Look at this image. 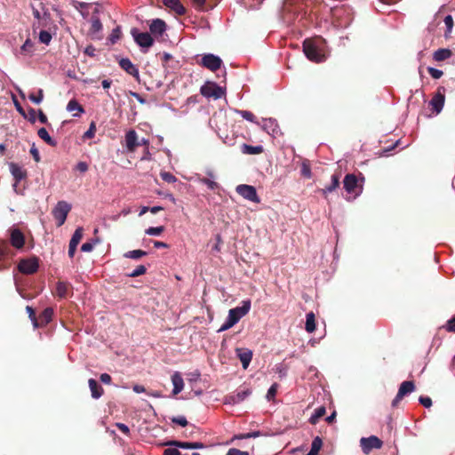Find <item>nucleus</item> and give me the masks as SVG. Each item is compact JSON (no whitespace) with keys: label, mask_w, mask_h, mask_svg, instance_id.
I'll list each match as a JSON object with an SVG mask.
<instances>
[{"label":"nucleus","mask_w":455,"mask_h":455,"mask_svg":"<svg viewBox=\"0 0 455 455\" xmlns=\"http://www.w3.org/2000/svg\"><path fill=\"white\" fill-rule=\"evenodd\" d=\"M166 23L162 19H153L149 24L150 35L155 37H161L166 31Z\"/></svg>","instance_id":"2eb2a0df"},{"label":"nucleus","mask_w":455,"mask_h":455,"mask_svg":"<svg viewBox=\"0 0 455 455\" xmlns=\"http://www.w3.org/2000/svg\"><path fill=\"white\" fill-rule=\"evenodd\" d=\"M26 310L28 313V317L32 321L34 327L37 328V323H36L37 317L36 316L35 310L30 306H27Z\"/></svg>","instance_id":"5fc2aeb1"},{"label":"nucleus","mask_w":455,"mask_h":455,"mask_svg":"<svg viewBox=\"0 0 455 455\" xmlns=\"http://www.w3.org/2000/svg\"><path fill=\"white\" fill-rule=\"evenodd\" d=\"M172 421L175 424H178L181 427H186L188 425L187 419L184 416L173 417Z\"/></svg>","instance_id":"6e6d98bb"},{"label":"nucleus","mask_w":455,"mask_h":455,"mask_svg":"<svg viewBox=\"0 0 455 455\" xmlns=\"http://www.w3.org/2000/svg\"><path fill=\"white\" fill-rule=\"evenodd\" d=\"M33 43L30 39H27L24 44L21 45L20 50L23 52L28 51L30 48H32Z\"/></svg>","instance_id":"338daca9"},{"label":"nucleus","mask_w":455,"mask_h":455,"mask_svg":"<svg viewBox=\"0 0 455 455\" xmlns=\"http://www.w3.org/2000/svg\"><path fill=\"white\" fill-rule=\"evenodd\" d=\"M167 446H173L180 449H204V444L200 442H181L177 440L169 441L164 443Z\"/></svg>","instance_id":"f3484780"},{"label":"nucleus","mask_w":455,"mask_h":455,"mask_svg":"<svg viewBox=\"0 0 455 455\" xmlns=\"http://www.w3.org/2000/svg\"><path fill=\"white\" fill-rule=\"evenodd\" d=\"M164 4L174 11L179 15H183L186 12L185 7L181 4L180 0H163Z\"/></svg>","instance_id":"bb28decb"},{"label":"nucleus","mask_w":455,"mask_h":455,"mask_svg":"<svg viewBox=\"0 0 455 455\" xmlns=\"http://www.w3.org/2000/svg\"><path fill=\"white\" fill-rule=\"evenodd\" d=\"M360 445L363 453L369 454L373 449H380L383 442L379 437L371 435L370 437H362Z\"/></svg>","instance_id":"9d476101"},{"label":"nucleus","mask_w":455,"mask_h":455,"mask_svg":"<svg viewBox=\"0 0 455 455\" xmlns=\"http://www.w3.org/2000/svg\"><path fill=\"white\" fill-rule=\"evenodd\" d=\"M146 255H147V251H145L133 250V251H129L125 252L124 256L128 259H138Z\"/></svg>","instance_id":"ea45409f"},{"label":"nucleus","mask_w":455,"mask_h":455,"mask_svg":"<svg viewBox=\"0 0 455 455\" xmlns=\"http://www.w3.org/2000/svg\"><path fill=\"white\" fill-rule=\"evenodd\" d=\"M227 455H249L247 451H243L235 448L229 449Z\"/></svg>","instance_id":"0e129e2a"},{"label":"nucleus","mask_w":455,"mask_h":455,"mask_svg":"<svg viewBox=\"0 0 455 455\" xmlns=\"http://www.w3.org/2000/svg\"><path fill=\"white\" fill-rule=\"evenodd\" d=\"M70 209L71 206L67 202L61 201L57 204L56 207L53 210V216L58 227H60L65 223V220Z\"/></svg>","instance_id":"1a4fd4ad"},{"label":"nucleus","mask_w":455,"mask_h":455,"mask_svg":"<svg viewBox=\"0 0 455 455\" xmlns=\"http://www.w3.org/2000/svg\"><path fill=\"white\" fill-rule=\"evenodd\" d=\"M88 384L92 393V397L94 399L101 397L104 393L103 387L94 379H90L88 380Z\"/></svg>","instance_id":"cd10ccee"},{"label":"nucleus","mask_w":455,"mask_h":455,"mask_svg":"<svg viewBox=\"0 0 455 455\" xmlns=\"http://www.w3.org/2000/svg\"><path fill=\"white\" fill-rule=\"evenodd\" d=\"M303 52L306 57L314 62H323L327 59L325 42L322 39H306L303 43Z\"/></svg>","instance_id":"f257e3e1"},{"label":"nucleus","mask_w":455,"mask_h":455,"mask_svg":"<svg viewBox=\"0 0 455 455\" xmlns=\"http://www.w3.org/2000/svg\"><path fill=\"white\" fill-rule=\"evenodd\" d=\"M53 309L51 307H46L38 316L36 320L37 328L45 326L48 324L52 318Z\"/></svg>","instance_id":"393cba45"},{"label":"nucleus","mask_w":455,"mask_h":455,"mask_svg":"<svg viewBox=\"0 0 455 455\" xmlns=\"http://www.w3.org/2000/svg\"><path fill=\"white\" fill-rule=\"evenodd\" d=\"M323 442L319 436H316L311 444V450L307 455H318L320 449L322 448Z\"/></svg>","instance_id":"e433bc0d"},{"label":"nucleus","mask_w":455,"mask_h":455,"mask_svg":"<svg viewBox=\"0 0 455 455\" xmlns=\"http://www.w3.org/2000/svg\"><path fill=\"white\" fill-rule=\"evenodd\" d=\"M26 119H28L31 124H34L36 122V110L34 108H29Z\"/></svg>","instance_id":"052dcab7"},{"label":"nucleus","mask_w":455,"mask_h":455,"mask_svg":"<svg viewBox=\"0 0 455 455\" xmlns=\"http://www.w3.org/2000/svg\"><path fill=\"white\" fill-rule=\"evenodd\" d=\"M278 385L276 383L273 384L269 389L267 390L266 398L267 401H271L275 398L276 393H277Z\"/></svg>","instance_id":"3c124183"},{"label":"nucleus","mask_w":455,"mask_h":455,"mask_svg":"<svg viewBox=\"0 0 455 455\" xmlns=\"http://www.w3.org/2000/svg\"><path fill=\"white\" fill-rule=\"evenodd\" d=\"M326 413V409L324 406H320L315 410L314 414L310 417L309 422L313 425H315L318 420L323 417Z\"/></svg>","instance_id":"c9c22d12"},{"label":"nucleus","mask_w":455,"mask_h":455,"mask_svg":"<svg viewBox=\"0 0 455 455\" xmlns=\"http://www.w3.org/2000/svg\"><path fill=\"white\" fill-rule=\"evenodd\" d=\"M121 35H122L121 27L117 26L112 29V31L108 36V41L110 42L111 44H114L120 39Z\"/></svg>","instance_id":"58836bf2"},{"label":"nucleus","mask_w":455,"mask_h":455,"mask_svg":"<svg viewBox=\"0 0 455 455\" xmlns=\"http://www.w3.org/2000/svg\"><path fill=\"white\" fill-rule=\"evenodd\" d=\"M444 328L448 332L455 333V316L447 321Z\"/></svg>","instance_id":"4d7b16f0"},{"label":"nucleus","mask_w":455,"mask_h":455,"mask_svg":"<svg viewBox=\"0 0 455 455\" xmlns=\"http://www.w3.org/2000/svg\"><path fill=\"white\" fill-rule=\"evenodd\" d=\"M235 191L237 194H239L244 199L252 202V203H259V198L257 194V190L253 186L251 185H238L235 188Z\"/></svg>","instance_id":"9b49d317"},{"label":"nucleus","mask_w":455,"mask_h":455,"mask_svg":"<svg viewBox=\"0 0 455 455\" xmlns=\"http://www.w3.org/2000/svg\"><path fill=\"white\" fill-rule=\"evenodd\" d=\"M100 240L98 238L96 239H91L90 241L85 242L81 246V251L84 252H90L92 251L94 245L98 243Z\"/></svg>","instance_id":"a19ab883"},{"label":"nucleus","mask_w":455,"mask_h":455,"mask_svg":"<svg viewBox=\"0 0 455 455\" xmlns=\"http://www.w3.org/2000/svg\"><path fill=\"white\" fill-rule=\"evenodd\" d=\"M160 177L164 181H165L167 183H174L177 181L176 177L168 172H161Z\"/></svg>","instance_id":"49530a36"},{"label":"nucleus","mask_w":455,"mask_h":455,"mask_svg":"<svg viewBox=\"0 0 455 455\" xmlns=\"http://www.w3.org/2000/svg\"><path fill=\"white\" fill-rule=\"evenodd\" d=\"M101 382H103L104 384H110L111 383V380H112V378L109 374L108 373H102L100 377Z\"/></svg>","instance_id":"774afa93"},{"label":"nucleus","mask_w":455,"mask_h":455,"mask_svg":"<svg viewBox=\"0 0 455 455\" xmlns=\"http://www.w3.org/2000/svg\"><path fill=\"white\" fill-rule=\"evenodd\" d=\"M83 230L84 229H76L69 243H72L74 245H78L80 243L82 237H83Z\"/></svg>","instance_id":"09e8293b"},{"label":"nucleus","mask_w":455,"mask_h":455,"mask_svg":"<svg viewBox=\"0 0 455 455\" xmlns=\"http://www.w3.org/2000/svg\"><path fill=\"white\" fill-rule=\"evenodd\" d=\"M196 181L207 186V188L212 191H214L215 189H217L219 188V185L217 182H215L212 180L207 179V178H203V177L197 176Z\"/></svg>","instance_id":"4c0bfd02"},{"label":"nucleus","mask_w":455,"mask_h":455,"mask_svg":"<svg viewBox=\"0 0 455 455\" xmlns=\"http://www.w3.org/2000/svg\"><path fill=\"white\" fill-rule=\"evenodd\" d=\"M251 309V300H243L241 307L231 308L226 322L218 330V332L225 331L237 323L242 317L248 314Z\"/></svg>","instance_id":"f03ea898"},{"label":"nucleus","mask_w":455,"mask_h":455,"mask_svg":"<svg viewBox=\"0 0 455 455\" xmlns=\"http://www.w3.org/2000/svg\"><path fill=\"white\" fill-rule=\"evenodd\" d=\"M339 186V176L333 174L331 176V181L330 185L325 186L321 191L322 194L326 197L328 194L336 190Z\"/></svg>","instance_id":"c85d7f7f"},{"label":"nucleus","mask_w":455,"mask_h":455,"mask_svg":"<svg viewBox=\"0 0 455 455\" xmlns=\"http://www.w3.org/2000/svg\"><path fill=\"white\" fill-rule=\"evenodd\" d=\"M131 35L135 43L143 49V52H147L148 48L154 44L153 36L148 32H140L138 28H133Z\"/></svg>","instance_id":"423d86ee"},{"label":"nucleus","mask_w":455,"mask_h":455,"mask_svg":"<svg viewBox=\"0 0 455 455\" xmlns=\"http://www.w3.org/2000/svg\"><path fill=\"white\" fill-rule=\"evenodd\" d=\"M172 382L173 385L172 394L173 395H176L180 393L184 387V380L179 371H176L172 374Z\"/></svg>","instance_id":"a878e982"},{"label":"nucleus","mask_w":455,"mask_h":455,"mask_svg":"<svg viewBox=\"0 0 455 455\" xmlns=\"http://www.w3.org/2000/svg\"><path fill=\"white\" fill-rule=\"evenodd\" d=\"M223 61L220 59V57L212 54V53H206L204 54L200 61V64L208 68L211 71H216L220 68Z\"/></svg>","instance_id":"f8f14e48"},{"label":"nucleus","mask_w":455,"mask_h":455,"mask_svg":"<svg viewBox=\"0 0 455 455\" xmlns=\"http://www.w3.org/2000/svg\"><path fill=\"white\" fill-rule=\"evenodd\" d=\"M17 267L23 275H33L36 273L39 268V259L36 256L21 259Z\"/></svg>","instance_id":"0eeeda50"},{"label":"nucleus","mask_w":455,"mask_h":455,"mask_svg":"<svg viewBox=\"0 0 455 455\" xmlns=\"http://www.w3.org/2000/svg\"><path fill=\"white\" fill-rule=\"evenodd\" d=\"M364 178H361V181L353 173H348L343 180V188L348 195L352 196V199H355L360 196L363 192V184Z\"/></svg>","instance_id":"20e7f679"},{"label":"nucleus","mask_w":455,"mask_h":455,"mask_svg":"<svg viewBox=\"0 0 455 455\" xmlns=\"http://www.w3.org/2000/svg\"><path fill=\"white\" fill-rule=\"evenodd\" d=\"M251 391L249 389L240 391L236 394L230 395L225 398V403L228 404H236L243 402L246 397L251 395Z\"/></svg>","instance_id":"b1692460"},{"label":"nucleus","mask_w":455,"mask_h":455,"mask_svg":"<svg viewBox=\"0 0 455 455\" xmlns=\"http://www.w3.org/2000/svg\"><path fill=\"white\" fill-rule=\"evenodd\" d=\"M90 22L91 28L89 30V36L92 40H101V31L103 29V26L100 19L97 15H92Z\"/></svg>","instance_id":"4468645a"},{"label":"nucleus","mask_w":455,"mask_h":455,"mask_svg":"<svg viewBox=\"0 0 455 455\" xmlns=\"http://www.w3.org/2000/svg\"><path fill=\"white\" fill-rule=\"evenodd\" d=\"M261 435H262L261 432H259V431H253V432H250V433L241 434L239 435H235V438H237V439H249V438L259 437V436H261Z\"/></svg>","instance_id":"8fccbe9b"},{"label":"nucleus","mask_w":455,"mask_h":455,"mask_svg":"<svg viewBox=\"0 0 455 455\" xmlns=\"http://www.w3.org/2000/svg\"><path fill=\"white\" fill-rule=\"evenodd\" d=\"M30 154L32 155L35 162H36V163L40 162V160H41L40 154H39L38 149L36 148L35 143L32 145V147L30 148Z\"/></svg>","instance_id":"13d9d810"},{"label":"nucleus","mask_w":455,"mask_h":455,"mask_svg":"<svg viewBox=\"0 0 455 455\" xmlns=\"http://www.w3.org/2000/svg\"><path fill=\"white\" fill-rule=\"evenodd\" d=\"M445 89L444 87H439L437 89V92L433 96L431 100L429 101V105L433 108L434 111L436 114L441 113V111L443 108L444 102H445V95H444Z\"/></svg>","instance_id":"ddd939ff"},{"label":"nucleus","mask_w":455,"mask_h":455,"mask_svg":"<svg viewBox=\"0 0 455 455\" xmlns=\"http://www.w3.org/2000/svg\"><path fill=\"white\" fill-rule=\"evenodd\" d=\"M261 127L265 132H267L274 138L277 137L281 133L277 121L271 117L263 118Z\"/></svg>","instance_id":"dca6fc26"},{"label":"nucleus","mask_w":455,"mask_h":455,"mask_svg":"<svg viewBox=\"0 0 455 455\" xmlns=\"http://www.w3.org/2000/svg\"><path fill=\"white\" fill-rule=\"evenodd\" d=\"M14 253L6 241H0V270L6 269L11 266V259Z\"/></svg>","instance_id":"6e6552de"},{"label":"nucleus","mask_w":455,"mask_h":455,"mask_svg":"<svg viewBox=\"0 0 455 455\" xmlns=\"http://www.w3.org/2000/svg\"><path fill=\"white\" fill-rule=\"evenodd\" d=\"M281 17L283 22L289 28H295L297 23L301 22L303 19L299 8L293 7L291 0L284 2Z\"/></svg>","instance_id":"7ed1b4c3"},{"label":"nucleus","mask_w":455,"mask_h":455,"mask_svg":"<svg viewBox=\"0 0 455 455\" xmlns=\"http://www.w3.org/2000/svg\"><path fill=\"white\" fill-rule=\"evenodd\" d=\"M119 66L122 69H124L127 74L132 76L137 80L140 77V72L138 68L128 58H121L119 60Z\"/></svg>","instance_id":"a211bd4d"},{"label":"nucleus","mask_w":455,"mask_h":455,"mask_svg":"<svg viewBox=\"0 0 455 455\" xmlns=\"http://www.w3.org/2000/svg\"><path fill=\"white\" fill-rule=\"evenodd\" d=\"M10 241L12 246L16 249H21L25 244V236L20 232V229H12Z\"/></svg>","instance_id":"6ab92c4d"},{"label":"nucleus","mask_w":455,"mask_h":455,"mask_svg":"<svg viewBox=\"0 0 455 455\" xmlns=\"http://www.w3.org/2000/svg\"><path fill=\"white\" fill-rule=\"evenodd\" d=\"M116 427L122 432L124 433V435H129L130 434V429L129 427L124 424V423H116Z\"/></svg>","instance_id":"69168bd1"},{"label":"nucleus","mask_w":455,"mask_h":455,"mask_svg":"<svg viewBox=\"0 0 455 455\" xmlns=\"http://www.w3.org/2000/svg\"><path fill=\"white\" fill-rule=\"evenodd\" d=\"M52 41V35L47 30H41L39 33V42L48 45Z\"/></svg>","instance_id":"79ce46f5"},{"label":"nucleus","mask_w":455,"mask_h":455,"mask_svg":"<svg viewBox=\"0 0 455 455\" xmlns=\"http://www.w3.org/2000/svg\"><path fill=\"white\" fill-rule=\"evenodd\" d=\"M72 285L68 282L59 281L56 284V295L60 299L67 298L72 295Z\"/></svg>","instance_id":"412c9836"},{"label":"nucleus","mask_w":455,"mask_h":455,"mask_svg":"<svg viewBox=\"0 0 455 455\" xmlns=\"http://www.w3.org/2000/svg\"><path fill=\"white\" fill-rule=\"evenodd\" d=\"M235 353L242 363L243 368L247 369L252 358V351L248 348H236Z\"/></svg>","instance_id":"4be33fe9"},{"label":"nucleus","mask_w":455,"mask_h":455,"mask_svg":"<svg viewBox=\"0 0 455 455\" xmlns=\"http://www.w3.org/2000/svg\"><path fill=\"white\" fill-rule=\"evenodd\" d=\"M67 110L68 112H73L75 110H77V113L73 114L74 117H78L84 112V108L78 103L76 100H70L67 105Z\"/></svg>","instance_id":"473e14b6"},{"label":"nucleus","mask_w":455,"mask_h":455,"mask_svg":"<svg viewBox=\"0 0 455 455\" xmlns=\"http://www.w3.org/2000/svg\"><path fill=\"white\" fill-rule=\"evenodd\" d=\"M37 135L49 146L55 147L57 145V141L50 136L49 132L44 127H42L37 131Z\"/></svg>","instance_id":"72a5a7b5"},{"label":"nucleus","mask_w":455,"mask_h":455,"mask_svg":"<svg viewBox=\"0 0 455 455\" xmlns=\"http://www.w3.org/2000/svg\"><path fill=\"white\" fill-rule=\"evenodd\" d=\"M443 21H444V24L446 27V31H445L444 36H445V37H447L451 33L452 28H453V19H452L451 15H446Z\"/></svg>","instance_id":"c03bdc74"},{"label":"nucleus","mask_w":455,"mask_h":455,"mask_svg":"<svg viewBox=\"0 0 455 455\" xmlns=\"http://www.w3.org/2000/svg\"><path fill=\"white\" fill-rule=\"evenodd\" d=\"M264 148L261 145L251 146L248 144H242L241 152L244 155H259L263 152Z\"/></svg>","instance_id":"c756f323"},{"label":"nucleus","mask_w":455,"mask_h":455,"mask_svg":"<svg viewBox=\"0 0 455 455\" xmlns=\"http://www.w3.org/2000/svg\"><path fill=\"white\" fill-rule=\"evenodd\" d=\"M96 132V125L95 123L92 122L89 129L84 133V139H91L94 137Z\"/></svg>","instance_id":"864d4df0"},{"label":"nucleus","mask_w":455,"mask_h":455,"mask_svg":"<svg viewBox=\"0 0 455 455\" xmlns=\"http://www.w3.org/2000/svg\"><path fill=\"white\" fill-rule=\"evenodd\" d=\"M125 146L128 151L133 152L139 146L138 135L134 130H130L125 134Z\"/></svg>","instance_id":"5701e85b"},{"label":"nucleus","mask_w":455,"mask_h":455,"mask_svg":"<svg viewBox=\"0 0 455 455\" xmlns=\"http://www.w3.org/2000/svg\"><path fill=\"white\" fill-rule=\"evenodd\" d=\"M451 55L452 52L450 49L440 48L434 52L433 59L435 61H443L449 59Z\"/></svg>","instance_id":"2f4dec72"},{"label":"nucleus","mask_w":455,"mask_h":455,"mask_svg":"<svg viewBox=\"0 0 455 455\" xmlns=\"http://www.w3.org/2000/svg\"><path fill=\"white\" fill-rule=\"evenodd\" d=\"M200 93L205 98L221 99L226 94V89L214 82H207L200 88Z\"/></svg>","instance_id":"39448f33"},{"label":"nucleus","mask_w":455,"mask_h":455,"mask_svg":"<svg viewBox=\"0 0 455 455\" xmlns=\"http://www.w3.org/2000/svg\"><path fill=\"white\" fill-rule=\"evenodd\" d=\"M28 99L35 104H40L44 100V91L39 89L37 94L30 93Z\"/></svg>","instance_id":"37998d69"},{"label":"nucleus","mask_w":455,"mask_h":455,"mask_svg":"<svg viewBox=\"0 0 455 455\" xmlns=\"http://www.w3.org/2000/svg\"><path fill=\"white\" fill-rule=\"evenodd\" d=\"M419 401L426 408H429L432 405V399L428 396H420Z\"/></svg>","instance_id":"bf43d9fd"},{"label":"nucleus","mask_w":455,"mask_h":455,"mask_svg":"<svg viewBox=\"0 0 455 455\" xmlns=\"http://www.w3.org/2000/svg\"><path fill=\"white\" fill-rule=\"evenodd\" d=\"M305 329L309 333H312L315 330V316L313 312H309L306 315Z\"/></svg>","instance_id":"f704fd0d"},{"label":"nucleus","mask_w":455,"mask_h":455,"mask_svg":"<svg viewBox=\"0 0 455 455\" xmlns=\"http://www.w3.org/2000/svg\"><path fill=\"white\" fill-rule=\"evenodd\" d=\"M415 390V384L413 381H403L400 387H399V389H398V394H399V396H404L411 392H413Z\"/></svg>","instance_id":"7c9ffc66"},{"label":"nucleus","mask_w":455,"mask_h":455,"mask_svg":"<svg viewBox=\"0 0 455 455\" xmlns=\"http://www.w3.org/2000/svg\"><path fill=\"white\" fill-rule=\"evenodd\" d=\"M237 113L246 121L256 123L255 116L248 110H237Z\"/></svg>","instance_id":"a18cd8bd"},{"label":"nucleus","mask_w":455,"mask_h":455,"mask_svg":"<svg viewBox=\"0 0 455 455\" xmlns=\"http://www.w3.org/2000/svg\"><path fill=\"white\" fill-rule=\"evenodd\" d=\"M427 71L429 73V75L434 78V79H439L442 77L443 76V71L441 69H438V68H433V67H428L427 68Z\"/></svg>","instance_id":"603ef678"},{"label":"nucleus","mask_w":455,"mask_h":455,"mask_svg":"<svg viewBox=\"0 0 455 455\" xmlns=\"http://www.w3.org/2000/svg\"><path fill=\"white\" fill-rule=\"evenodd\" d=\"M147 268L143 265L138 266L132 273L127 274L129 277H137L146 273Z\"/></svg>","instance_id":"de8ad7c7"},{"label":"nucleus","mask_w":455,"mask_h":455,"mask_svg":"<svg viewBox=\"0 0 455 455\" xmlns=\"http://www.w3.org/2000/svg\"><path fill=\"white\" fill-rule=\"evenodd\" d=\"M164 455H182L177 447L167 448L164 451Z\"/></svg>","instance_id":"680f3d73"},{"label":"nucleus","mask_w":455,"mask_h":455,"mask_svg":"<svg viewBox=\"0 0 455 455\" xmlns=\"http://www.w3.org/2000/svg\"><path fill=\"white\" fill-rule=\"evenodd\" d=\"M9 169L15 180V183L13 184V188H16L17 185L20 181H21L26 177V172L22 170V168L15 163L9 164Z\"/></svg>","instance_id":"aec40b11"},{"label":"nucleus","mask_w":455,"mask_h":455,"mask_svg":"<svg viewBox=\"0 0 455 455\" xmlns=\"http://www.w3.org/2000/svg\"><path fill=\"white\" fill-rule=\"evenodd\" d=\"M76 170H77L80 172H85L88 170V164L85 162H79L76 165Z\"/></svg>","instance_id":"e2e57ef3"}]
</instances>
